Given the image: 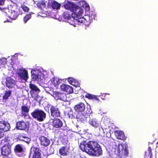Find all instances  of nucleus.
Masks as SVG:
<instances>
[{"label": "nucleus", "instance_id": "nucleus-1", "mask_svg": "<svg viewBox=\"0 0 158 158\" xmlns=\"http://www.w3.org/2000/svg\"><path fill=\"white\" fill-rule=\"evenodd\" d=\"M80 147L82 151H85L89 154L96 156H99L102 153L101 148L99 144L94 141L88 143L83 141L80 144Z\"/></svg>", "mask_w": 158, "mask_h": 158}, {"label": "nucleus", "instance_id": "nucleus-2", "mask_svg": "<svg viewBox=\"0 0 158 158\" xmlns=\"http://www.w3.org/2000/svg\"><path fill=\"white\" fill-rule=\"evenodd\" d=\"M60 88L62 91L66 92L68 93L66 94L65 93H60L58 92H55L53 93V96L55 99H64L65 98L66 99L67 98H69L71 95L70 94H72L73 92V90L72 87L70 86L64 84H62L60 86Z\"/></svg>", "mask_w": 158, "mask_h": 158}, {"label": "nucleus", "instance_id": "nucleus-3", "mask_svg": "<svg viewBox=\"0 0 158 158\" xmlns=\"http://www.w3.org/2000/svg\"><path fill=\"white\" fill-rule=\"evenodd\" d=\"M32 116L39 122L44 121L46 117V114L43 111L36 109L31 113Z\"/></svg>", "mask_w": 158, "mask_h": 158}, {"label": "nucleus", "instance_id": "nucleus-4", "mask_svg": "<svg viewBox=\"0 0 158 158\" xmlns=\"http://www.w3.org/2000/svg\"><path fill=\"white\" fill-rule=\"evenodd\" d=\"M31 77L33 81H41L43 79L42 73L39 69L32 70L31 71Z\"/></svg>", "mask_w": 158, "mask_h": 158}, {"label": "nucleus", "instance_id": "nucleus-5", "mask_svg": "<svg viewBox=\"0 0 158 158\" xmlns=\"http://www.w3.org/2000/svg\"><path fill=\"white\" fill-rule=\"evenodd\" d=\"M17 74L21 80L27 81L28 78L27 70L24 68H20L17 70Z\"/></svg>", "mask_w": 158, "mask_h": 158}, {"label": "nucleus", "instance_id": "nucleus-6", "mask_svg": "<svg viewBox=\"0 0 158 158\" xmlns=\"http://www.w3.org/2000/svg\"><path fill=\"white\" fill-rule=\"evenodd\" d=\"M77 19H75V22L78 25L81 24H84L85 26H88L89 25L90 23L92 21V19H86L83 17H77Z\"/></svg>", "mask_w": 158, "mask_h": 158}, {"label": "nucleus", "instance_id": "nucleus-7", "mask_svg": "<svg viewBox=\"0 0 158 158\" xmlns=\"http://www.w3.org/2000/svg\"><path fill=\"white\" fill-rule=\"evenodd\" d=\"M117 151L120 154L127 156L128 154L127 147L126 144H120L118 146Z\"/></svg>", "mask_w": 158, "mask_h": 158}, {"label": "nucleus", "instance_id": "nucleus-8", "mask_svg": "<svg viewBox=\"0 0 158 158\" xmlns=\"http://www.w3.org/2000/svg\"><path fill=\"white\" fill-rule=\"evenodd\" d=\"M29 156H32L33 158H40V153L39 152V149L36 148H31Z\"/></svg>", "mask_w": 158, "mask_h": 158}, {"label": "nucleus", "instance_id": "nucleus-9", "mask_svg": "<svg viewBox=\"0 0 158 158\" xmlns=\"http://www.w3.org/2000/svg\"><path fill=\"white\" fill-rule=\"evenodd\" d=\"M60 4L55 1L49 0L48 1V8H52L54 9H58L60 8Z\"/></svg>", "mask_w": 158, "mask_h": 158}, {"label": "nucleus", "instance_id": "nucleus-10", "mask_svg": "<svg viewBox=\"0 0 158 158\" xmlns=\"http://www.w3.org/2000/svg\"><path fill=\"white\" fill-rule=\"evenodd\" d=\"M16 82L17 81L10 77L6 78L5 82L6 86L10 89L14 88L16 85Z\"/></svg>", "mask_w": 158, "mask_h": 158}, {"label": "nucleus", "instance_id": "nucleus-11", "mask_svg": "<svg viewBox=\"0 0 158 158\" xmlns=\"http://www.w3.org/2000/svg\"><path fill=\"white\" fill-rule=\"evenodd\" d=\"M11 146L10 145H5L2 148L1 153L4 156H7L11 153Z\"/></svg>", "mask_w": 158, "mask_h": 158}, {"label": "nucleus", "instance_id": "nucleus-12", "mask_svg": "<svg viewBox=\"0 0 158 158\" xmlns=\"http://www.w3.org/2000/svg\"><path fill=\"white\" fill-rule=\"evenodd\" d=\"M49 82H50L51 87L52 88L55 87L56 88H57L60 84V79L56 77H55L51 78Z\"/></svg>", "mask_w": 158, "mask_h": 158}, {"label": "nucleus", "instance_id": "nucleus-13", "mask_svg": "<svg viewBox=\"0 0 158 158\" xmlns=\"http://www.w3.org/2000/svg\"><path fill=\"white\" fill-rule=\"evenodd\" d=\"M10 128V125L8 123L3 121H0V130L6 131L9 130Z\"/></svg>", "mask_w": 158, "mask_h": 158}, {"label": "nucleus", "instance_id": "nucleus-14", "mask_svg": "<svg viewBox=\"0 0 158 158\" xmlns=\"http://www.w3.org/2000/svg\"><path fill=\"white\" fill-rule=\"evenodd\" d=\"M89 117L90 118L89 123L90 125L95 127H97L99 126V123L98 122L95 118H93L92 114H90Z\"/></svg>", "mask_w": 158, "mask_h": 158}, {"label": "nucleus", "instance_id": "nucleus-15", "mask_svg": "<svg viewBox=\"0 0 158 158\" xmlns=\"http://www.w3.org/2000/svg\"><path fill=\"white\" fill-rule=\"evenodd\" d=\"M50 110L52 116L55 117L60 116V112L57 108L52 106Z\"/></svg>", "mask_w": 158, "mask_h": 158}, {"label": "nucleus", "instance_id": "nucleus-16", "mask_svg": "<svg viewBox=\"0 0 158 158\" xmlns=\"http://www.w3.org/2000/svg\"><path fill=\"white\" fill-rule=\"evenodd\" d=\"M10 13L9 17L12 20H15L20 14V11L18 9L16 11L10 10Z\"/></svg>", "mask_w": 158, "mask_h": 158}, {"label": "nucleus", "instance_id": "nucleus-17", "mask_svg": "<svg viewBox=\"0 0 158 158\" xmlns=\"http://www.w3.org/2000/svg\"><path fill=\"white\" fill-rule=\"evenodd\" d=\"M39 139L40 140L41 145L44 146H47L50 144V141L49 139L44 136H41L39 138Z\"/></svg>", "mask_w": 158, "mask_h": 158}, {"label": "nucleus", "instance_id": "nucleus-18", "mask_svg": "<svg viewBox=\"0 0 158 158\" xmlns=\"http://www.w3.org/2000/svg\"><path fill=\"white\" fill-rule=\"evenodd\" d=\"M64 6L66 9L70 10L72 12H74V9L75 6L73 3L68 2L64 5Z\"/></svg>", "mask_w": 158, "mask_h": 158}, {"label": "nucleus", "instance_id": "nucleus-19", "mask_svg": "<svg viewBox=\"0 0 158 158\" xmlns=\"http://www.w3.org/2000/svg\"><path fill=\"white\" fill-rule=\"evenodd\" d=\"M114 134L117 139L122 140L125 139L126 138L123 131H115L114 132Z\"/></svg>", "mask_w": 158, "mask_h": 158}, {"label": "nucleus", "instance_id": "nucleus-20", "mask_svg": "<svg viewBox=\"0 0 158 158\" xmlns=\"http://www.w3.org/2000/svg\"><path fill=\"white\" fill-rule=\"evenodd\" d=\"M74 108L76 111L82 112L85 109V106L83 103H80L75 106Z\"/></svg>", "mask_w": 158, "mask_h": 158}, {"label": "nucleus", "instance_id": "nucleus-21", "mask_svg": "<svg viewBox=\"0 0 158 158\" xmlns=\"http://www.w3.org/2000/svg\"><path fill=\"white\" fill-rule=\"evenodd\" d=\"M52 125L56 128H60L62 126L63 123L62 121L60 119H55L53 122Z\"/></svg>", "mask_w": 158, "mask_h": 158}, {"label": "nucleus", "instance_id": "nucleus-22", "mask_svg": "<svg viewBox=\"0 0 158 158\" xmlns=\"http://www.w3.org/2000/svg\"><path fill=\"white\" fill-rule=\"evenodd\" d=\"M16 127L17 129L24 130L26 128L27 125L25 122L23 121H20L17 123Z\"/></svg>", "mask_w": 158, "mask_h": 158}, {"label": "nucleus", "instance_id": "nucleus-23", "mask_svg": "<svg viewBox=\"0 0 158 158\" xmlns=\"http://www.w3.org/2000/svg\"><path fill=\"white\" fill-rule=\"evenodd\" d=\"M73 12L77 15V17L78 16H79L81 15L83 13V10L81 8L79 7H76L75 6L74 12Z\"/></svg>", "mask_w": 158, "mask_h": 158}, {"label": "nucleus", "instance_id": "nucleus-24", "mask_svg": "<svg viewBox=\"0 0 158 158\" xmlns=\"http://www.w3.org/2000/svg\"><path fill=\"white\" fill-rule=\"evenodd\" d=\"M68 149L65 147L61 148L59 150V153L61 156H66L67 155Z\"/></svg>", "mask_w": 158, "mask_h": 158}, {"label": "nucleus", "instance_id": "nucleus-25", "mask_svg": "<svg viewBox=\"0 0 158 158\" xmlns=\"http://www.w3.org/2000/svg\"><path fill=\"white\" fill-rule=\"evenodd\" d=\"M37 7L39 9H42L41 6H43V7H45L46 6V2L44 0H41L39 2L36 4Z\"/></svg>", "mask_w": 158, "mask_h": 158}, {"label": "nucleus", "instance_id": "nucleus-26", "mask_svg": "<svg viewBox=\"0 0 158 158\" xmlns=\"http://www.w3.org/2000/svg\"><path fill=\"white\" fill-rule=\"evenodd\" d=\"M34 14V13L31 12L28 14H26L23 18V20L24 23H26L31 19V15Z\"/></svg>", "mask_w": 158, "mask_h": 158}, {"label": "nucleus", "instance_id": "nucleus-27", "mask_svg": "<svg viewBox=\"0 0 158 158\" xmlns=\"http://www.w3.org/2000/svg\"><path fill=\"white\" fill-rule=\"evenodd\" d=\"M29 85V87L31 90L36 92L40 91L39 89L34 84L32 83H30Z\"/></svg>", "mask_w": 158, "mask_h": 158}, {"label": "nucleus", "instance_id": "nucleus-28", "mask_svg": "<svg viewBox=\"0 0 158 158\" xmlns=\"http://www.w3.org/2000/svg\"><path fill=\"white\" fill-rule=\"evenodd\" d=\"M0 9L1 10H2L4 12L6 13V15H8V17L9 16V15H10V10H12L9 8H2L0 7Z\"/></svg>", "mask_w": 158, "mask_h": 158}, {"label": "nucleus", "instance_id": "nucleus-29", "mask_svg": "<svg viewBox=\"0 0 158 158\" xmlns=\"http://www.w3.org/2000/svg\"><path fill=\"white\" fill-rule=\"evenodd\" d=\"M66 114H67L69 117L73 114V111L71 108L68 107L66 109L65 111Z\"/></svg>", "mask_w": 158, "mask_h": 158}, {"label": "nucleus", "instance_id": "nucleus-30", "mask_svg": "<svg viewBox=\"0 0 158 158\" xmlns=\"http://www.w3.org/2000/svg\"><path fill=\"white\" fill-rule=\"evenodd\" d=\"M67 80L70 84L74 86H77V85H76L75 84V82L76 81V80L73 78L69 77L68 78Z\"/></svg>", "mask_w": 158, "mask_h": 158}, {"label": "nucleus", "instance_id": "nucleus-31", "mask_svg": "<svg viewBox=\"0 0 158 158\" xmlns=\"http://www.w3.org/2000/svg\"><path fill=\"white\" fill-rule=\"evenodd\" d=\"M14 150L15 152H20L23 151V149L21 145L18 144L15 146Z\"/></svg>", "mask_w": 158, "mask_h": 158}, {"label": "nucleus", "instance_id": "nucleus-32", "mask_svg": "<svg viewBox=\"0 0 158 158\" xmlns=\"http://www.w3.org/2000/svg\"><path fill=\"white\" fill-rule=\"evenodd\" d=\"M11 94L10 90L6 91L3 96V99H8Z\"/></svg>", "mask_w": 158, "mask_h": 158}, {"label": "nucleus", "instance_id": "nucleus-33", "mask_svg": "<svg viewBox=\"0 0 158 158\" xmlns=\"http://www.w3.org/2000/svg\"><path fill=\"white\" fill-rule=\"evenodd\" d=\"M85 97L88 99H98L96 95L90 94H87L85 95Z\"/></svg>", "mask_w": 158, "mask_h": 158}, {"label": "nucleus", "instance_id": "nucleus-34", "mask_svg": "<svg viewBox=\"0 0 158 158\" xmlns=\"http://www.w3.org/2000/svg\"><path fill=\"white\" fill-rule=\"evenodd\" d=\"M63 16L65 19L69 20L71 18V16L67 12H64L63 14Z\"/></svg>", "mask_w": 158, "mask_h": 158}, {"label": "nucleus", "instance_id": "nucleus-35", "mask_svg": "<svg viewBox=\"0 0 158 158\" xmlns=\"http://www.w3.org/2000/svg\"><path fill=\"white\" fill-rule=\"evenodd\" d=\"M22 111L23 114L28 113L29 111V108L26 106H23L22 107Z\"/></svg>", "mask_w": 158, "mask_h": 158}, {"label": "nucleus", "instance_id": "nucleus-36", "mask_svg": "<svg viewBox=\"0 0 158 158\" xmlns=\"http://www.w3.org/2000/svg\"><path fill=\"white\" fill-rule=\"evenodd\" d=\"M21 7L23 10L25 12H28L29 10V8L28 7L24 5H22L21 6Z\"/></svg>", "mask_w": 158, "mask_h": 158}, {"label": "nucleus", "instance_id": "nucleus-37", "mask_svg": "<svg viewBox=\"0 0 158 158\" xmlns=\"http://www.w3.org/2000/svg\"><path fill=\"white\" fill-rule=\"evenodd\" d=\"M77 118H79L81 121H84L86 120V115L84 116L83 114L79 116H77Z\"/></svg>", "mask_w": 158, "mask_h": 158}, {"label": "nucleus", "instance_id": "nucleus-38", "mask_svg": "<svg viewBox=\"0 0 158 158\" xmlns=\"http://www.w3.org/2000/svg\"><path fill=\"white\" fill-rule=\"evenodd\" d=\"M64 100L63 101L64 102L63 104V105L64 106H68L70 104V101H68L67 99H64Z\"/></svg>", "mask_w": 158, "mask_h": 158}, {"label": "nucleus", "instance_id": "nucleus-39", "mask_svg": "<svg viewBox=\"0 0 158 158\" xmlns=\"http://www.w3.org/2000/svg\"><path fill=\"white\" fill-rule=\"evenodd\" d=\"M0 62L2 64H6L7 60L6 58H3L1 59L0 60Z\"/></svg>", "mask_w": 158, "mask_h": 158}, {"label": "nucleus", "instance_id": "nucleus-40", "mask_svg": "<svg viewBox=\"0 0 158 158\" xmlns=\"http://www.w3.org/2000/svg\"><path fill=\"white\" fill-rule=\"evenodd\" d=\"M24 139H22V140L26 142L27 143H29L30 141V139L29 138L27 137L23 138Z\"/></svg>", "mask_w": 158, "mask_h": 158}, {"label": "nucleus", "instance_id": "nucleus-41", "mask_svg": "<svg viewBox=\"0 0 158 158\" xmlns=\"http://www.w3.org/2000/svg\"><path fill=\"white\" fill-rule=\"evenodd\" d=\"M5 0H0V6H2L4 4Z\"/></svg>", "mask_w": 158, "mask_h": 158}, {"label": "nucleus", "instance_id": "nucleus-42", "mask_svg": "<svg viewBox=\"0 0 158 158\" xmlns=\"http://www.w3.org/2000/svg\"><path fill=\"white\" fill-rule=\"evenodd\" d=\"M3 131L0 130V138H1L3 137L4 133L2 131Z\"/></svg>", "mask_w": 158, "mask_h": 158}, {"label": "nucleus", "instance_id": "nucleus-43", "mask_svg": "<svg viewBox=\"0 0 158 158\" xmlns=\"http://www.w3.org/2000/svg\"><path fill=\"white\" fill-rule=\"evenodd\" d=\"M75 84L76 85H77V86H75L76 87H78V86H79V85H80V84L78 83V82H77V83H76V82L75 81Z\"/></svg>", "mask_w": 158, "mask_h": 158}, {"label": "nucleus", "instance_id": "nucleus-44", "mask_svg": "<svg viewBox=\"0 0 158 158\" xmlns=\"http://www.w3.org/2000/svg\"><path fill=\"white\" fill-rule=\"evenodd\" d=\"M148 150L149 151H150L151 150V148L150 147H149L148 148Z\"/></svg>", "mask_w": 158, "mask_h": 158}, {"label": "nucleus", "instance_id": "nucleus-45", "mask_svg": "<svg viewBox=\"0 0 158 158\" xmlns=\"http://www.w3.org/2000/svg\"><path fill=\"white\" fill-rule=\"evenodd\" d=\"M156 147L158 148V141L156 143Z\"/></svg>", "mask_w": 158, "mask_h": 158}, {"label": "nucleus", "instance_id": "nucleus-46", "mask_svg": "<svg viewBox=\"0 0 158 158\" xmlns=\"http://www.w3.org/2000/svg\"><path fill=\"white\" fill-rule=\"evenodd\" d=\"M84 98V95H82L81 96V98Z\"/></svg>", "mask_w": 158, "mask_h": 158}, {"label": "nucleus", "instance_id": "nucleus-47", "mask_svg": "<svg viewBox=\"0 0 158 158\" xmlns=\"http://www.w3.org/2000/svg\"><path fill=\"white\" fill-rule=\"evenodd\" d=\"M106 94V95H107V94H108V95H109V94Z\"/></svg>", "mask_w": 158, "mask_h": 158}, {"label": "nucleus", "instance_id": "nucleus-48", "mask_svg": "<svg viewBox=\"0 0 158 158\" xmlns=\"http://www.w3.org/2000/svg\"><path fill=\"white\" fill-rule=\"evenodd\" d=\"M89 16L88 17V18H89Z\"/></svg>", "mask_w": 158, "mask_h": 158}]
</instances>
